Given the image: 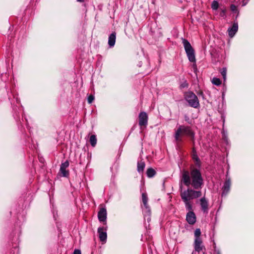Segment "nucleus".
Instances as JSON below:
<instances>
[{"mask_svg": "<svg viewBox=\"0 0 254 254\" xmlns=\"http://www.w3.org/2000/svg\"><path fill=\"white\" fill-rule=\"evenodd\" d=\"M139 125L140 127L146 126L148 123V115L145 112H141L138 115Z\"/></svg>", "mask_w": 254, "mask_h": 254, "instance_id": "7", "label": "nucleus"}, {"mask_svg": "<svg viewBox=\"0 0 254 254\" xmlns=\"http://www.w3.org/2000/svg\"><path fill=\"white\" fill-rule=\"evenodd\" d=\"M183 44L190 62L195 63L194 51L188 40L183 39Z\"/></svg>", "mask_w": 254, "mask_h": 254, "instance_id": "4", "label": "nucleus"}, {"mask_svg": "<svg viewBox=\"0 0 254 254\" xmlns=\"http://www.w3.org/2000/svg\"><path fill=\"white\" fill-rule=\"evenodd\" d=\"M189 86V84L188 83H187V81H185L184 82H183L181 85H180V88L181 89L182 88H188Z\"/></svg>", "mask_w": 254, "mask_h": 254, "instance_id": "24", "label": "nucleus"}, {"mask_svg": "<svg viewBox=\"0 0 254 254\" xmlns=\"http://www.w3.org/2000/svg\"><path fill=\"white\" fill-rule=\"evenodd\" d=\"M183 136H189L193 140L194 138V132L192 131L190 127L180 125L175 132L174 137L175 140L178 142H182Z\"/></svg>", "mask_w": 254, "mask_h": 254, "instance_id": "3", "label": "nucleus"}, {"mask_svg": "<svg viewBox=\"0 0 254 254\" xmlns=\"http://www.w3.org/2000/svg\"><path fill=\"white\" fill-rule=\"evenodd\" d=\"M94 99V97L93 95H90L88 96V103L89 104H91V103H92V102L93 101Z\"/></svg>", "mask_w": 254, "mask_h": 254, "instance_id": "25", "label": "nucleus"}, {"mask_svg": "<svg viewBox=\"0 0 254 254\" xmlns=\"http://www.w3.org/2000/svg\"><path fill=\"white\" fill-rule=\"evenodd\" d=\"M220 72L223 76V78L224 79V80H226V72H227V69L226 67H223L221 69Z\"/></svg>", "mask_w": 254, "mask_h": 254, "instance_id": "22", "label": "nucleus"}, {"mask_svg": "<svg viewBox=\"0 0 254 254\" xmlns=\"http://www.w3.org/2000/svg\"><path fill=\"white\" fill-rule=\"evenodd\" d=\"M89 142L93 147H94L96 145L97 143V138L95 135L93 134L90 136Z\"/></svg>", "mask_w": 254, "mask_h": 254, "instance_id": "18", "label": "nucleus"}, {"mask_svg": "<svg viewBox=\"0 0 254 254\" xmlns=\"http://www.w3.org/2000/svg\"><path fill=\"white\" fill-rule=\"evenodd\" d=\"M98 232L100 241L103 242H106L107 237L106 228L104 227H99L98 229Z\"/></svg>", "mask_w": 254, "mask_h": 254, "instance_id": "9", "label": "nucleus"}, {"mask_svg": "<svg viewBox=\"0 0 254 254\" xmlns=\"http://www.w3.org/2000/svg\"><path fill=\"white\" fill-rule=\"evenodd\" d=\"M69 162L67 160L64 163H62L60 166V172L62 174V176L64 177H67L69 176V171L66 170V169L69 166Z\"/></svg>", "mask_w": 254, "mask_h": 254, "instance_id": "8", "label": "nucleus"}, {"mask_svg": "<svg viewBox=\"0 0 254 254\" xmlns=\"http://www.w3.org/2000/svg\"><path fill=\"white\" fill-rule=\"evenodd\" d=\"M230 9L233 12H236L237 11V6L233 4L231 5Z\"/></svg>", "mask_w": 254, "mask_h": 254, "instance_id": "26", "label": "nucleus"}, {"mask_svg": "<svg viewBox=\"0 0 254 254\" xmlns=\"http://www.w3.org/2000/svg\"><path fill=\"white\" fill-rule=\"evenodd\" d=\"M99 220L101 222H106L107 219V211L104 208L100 209L98 213Z\"/></svg>", "mask_w": 254, "mask_h": 254, "instance_id": "12", "label": "nucleus"}, {"mask_svg": "<svg viewBox=\"0 0 254 254\" xmlns=\"http://www.w3.org/2000/svg\"><path fill=\"white\" fill-rule=\"evenodd\" d=\"M199 204L200 205L201 210L203 213L207 214L209 210V202L208 200L205 196L201 197L199 199Z\"/></svg>", "mask_w": 254, "mask_h": 254, "instance_id": "6", "label": "nucleus"}, {"mask_svg": "<svg viewBox=\"0 0 254 254\" xmlns=\"http://www.w3.org/2000/svg\"><path fill=\"white\" fill-rule=\"evenodd\" d=\"M116 33L113 32L112 34H111L109 37L108 38V44L110 47H113L116 42Z\"/></svg>", "mask_w": 254, "mask_h": 254, "instance_id": "14", "label": "nucleus"}, {"mask_svg": "<svg viewBox=\"0 0 254 254\" xmlns=\"http://www.w3.org/2000/svg\"><path fill=\"white\" fill-rule=\"evenodd\" d=\"M145 164L143 161L138 162L137 163V171L139 173H143Z\"/></svg>", "mask_w": 254, "mask_h": 254, "instance_id": "16", "label": "nucleus"}, {"mask_svg": "<svg viewBox=\"0 0 254 254\" xmlns=\"http://www.w3.org/2000/svg\"><path fill=\"white\" fill-rule=\"evenodd\" d=\"M195 254V252H192V254Z\"/></svg>", "mask_w": 254, "mask_h": 254, "instance_id": "31", "label": "nucleus"}, {"mask_svg": "<svg viewBox=\"0 0 254 254\" xmlns=\"http://www.w3.org/2000/svg\"><path fill=\"white\" fill-rule=\"evenodd\" d=\"M238 29V23H234L232 27L228 29L229 35L230 37H232L234 36Z\"/></svg>", "mask_w": 254, "mask_h": 254, "instance_id": "13", "label": "nucleus"}, {"mask_svg": "<svg viewBox=\"0 0 254 254\" xmlns=\"http://www.w3.org/2000/svg\"><path fill=\"white\" fill-rule=\"evenodd\" d=\"M156 173V172L155 170L152 168H149L147 169L146 175L148 178H152L154 177Z\"/></svg>", "mask_w": 254, "mask_h": 254, "instance_id": "17", "label": "nucleus"}, {"mask_svg": "<svg viewBox=\"0 0 254 254\" xmlns=\"http://www.w3.org/2000/svg\"><path fill=\"white\" fill-rule=\"evenodd\" d=\"M211 8L213 10H217L219 7V3L217 0H213L211 3Z\"/></svg>", "mask_w": 254, "mask_h": 254, "instance_id": "20", "label": "nucleus"}, {"mask_svg": "<svg viewBox=\"0 0 254 254\" xmlns=\"http://www.w3.org/2000/svg\"><path fill=\"white\" fill-rule=\"evenodd\" d=\"M192 158L195 162L196 166H197L198 167H200L201 166V162L194 149H193L192 150Z\"/></svg>", "mask_w": 254, "mask_h": 254, "instance_id": "15", "label": "nucleus"}, {"mask_svg": "<svg viewBox=\"0 0 254 254\" xmlns=\"http://www.w3.org/2000/svg\"><path fill=\"white\" fill-rule=\"evenodd\" d=\"M182 185H181V189H182ZM201 195V191L195 190L190 188H188L185 190H181V197L185 203L186 209L189 211L186 215V220L190 225H193L196 220L195 214L192 211V206L190 200L198 198Z\"/></svg>", "mask_w": 254, "mask_h": 254, "instance_id": "1", "label": "nucleus"}, {"mask_svg": "<svg viewBox=\"0 0 254 254\" xmlns=\"http://www.w3.org/2000/svg\"><path fill=\"white\" fill-rule=\"evenodd\" d=\"M231 181L229 178H226L224 185L222 187V196L226 195L230 190Z\"/></svg>", "mask_w": 254, "mask_h": 254, "instance_id": "10", "label": "nucleus"}, {"mask_svg": "<svg viewBox=\"0 0 254 254\" xmlns=\"http://www.w3.org/2000/svg\"><path fill=\"white\" fill-rule=\"evenodd\" d=\"M203 178L199 169L192 168L190 172L183 170L182 173L181 183L187 187L191 186L194 189H201L203 186Z\"/></svg>", "mask_w": 254, "mask_h": 254, "instance_id": "2", "label": "nucleus"}, {"mask_svg": "<svg viewBox=\"0 0 254 254\" xmlns=\"http://www.w3.org/2000/svg\"><path fill=\"white\" fill-rule=\"evenodd\" d=\"M200 235H201V231H200V229H196L194 231V237H195L194 240L201 239L200 237Z\"/></svg>", "mask_w": 254, "mask_h": 254, "instance_id": "21", "label": "nucleus"}, {"mask_svg": "<svg viewBox=\"0 0 254 254\" xmlns=\"http://www.w3.org/2000/svg\"><path fill=\"white\" fill-rule=\"evenodd\" d=\"M77 1L78 2H82L84 1V0H77Z\"/></svg>", "mask_w": 254, "mask_h": 254, "instance_id": "30", "label": "nucleus"}, {"mask_svg": "<svg viewBox=\"0 0 254 254\" xmlns=\"http://www.w3.org/2000/svg\"><path fill=\"white\" fill-rule=\"evenodd\" d=\"M212 83L215 85L219 86L221 84L220 79L217 77H213L212 80Z\"/></svg>", "mask_w": 254, "mask_h": 254, "instance_id": "19", "label": "nucleus"}, {"mask_svg": "<svg viewBox=\"0 0 254 254\" xmlns=\"http://www.w3.org/2000/svg\"><path fill=\"white\" fill-rule=\"evenodd\" d=\"M194 247L195 251L198 253L205 250L204 246L202 245V241L201 239L194 240Z\"/></svg>", "mask_w": 254, "mask_h": 254, "instance_id": "11", "label": "nucleus"}, {"mask_svg": "<svg viewBox=\"0 0 254 254\" xmlns=\"http://www.w3.org/2000/svg\"><path fill=\"white\" fill-rule=\"evenodd\" d=\"M222 12L224 14L226 12V10L225 9L222 10Z\"/></svg>", "mask_w": 254, "mask_h": 254, "instance_id": "29", "label": "nucleus"}, {"mask_svg": "<svg viewBox=\"0 0 254 254\" xmlns=\"http://www.w3.org/2000/svg\"><path fill=\"white\" fill-rule=\"evenodd\" d=\"M184 97L190 107L197 108L199 106V102L198 98L192 92L190 91L186 92L185 94Z\"/></svg>", "mask_w": 254, "mask_h": 254, "instance_id": "5", "label": "nucleus"}, {"mask_svg": "<svg viewBox=\"0 0 254 254\" xmlns=\"http://www.w3.org/2000/svg\"><path fill=\"white\" fill-rule=\"evenodd\" d=\"M142 200L143 203H145L146 202H147L148 197H147V195L146 193H143L142 194Z\"/></svg>", "mask_w": 254, "mask_h": 254, "instance_id": "23", "label": "nucleus"}, {"mask_svg": "<svg viewBox=\"0 0 254 254\" xmlns=\"http://www.w3.org/2000/svg\"><path fill=\"white\" fill-rule=\"evenodd\" d=\"M144 206L145 207L146 209H147L148 211H149V207L148 205L147 202H146L145 203H143Z\"/></svg>", "mask_w": 254, "mask_h": 254, "instance_id": "28", "label": "nucleus"}, {"mask_svg": "<svg viewBox=\"0 0 254 254\" xmlns=\"http://www.w3.org/2000/svg\"><path fill=\"white\" fill-rule=\"evenodd\" d=\"M73 254H81V251L79 250L75 249L73 252Z\"/></svg>", "mask_w": 254, "mask_h": 254, "instance_id": "27", "label": "nucleus"}]
</instances>
